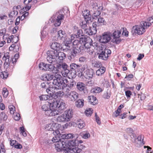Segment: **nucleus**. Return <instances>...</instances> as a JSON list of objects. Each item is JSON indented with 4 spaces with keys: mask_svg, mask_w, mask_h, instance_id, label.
<instances>
[{
    "mask_svg": "<svg viewBox=\"0 0 153 153\" xmlns=\"http://www.w3.org/2000/svg\"><path fill=\"white\" fill-rule=\"evenodd\" d=\"M45 69V71H52L53 73H56V67L52 65L47 64Z\"/></svg>",
    "mask_w": 153,
    "mask_h": 153,
    "instance_id": "obj_27",
    "label": "nucleus"
},
{
    "mask_svg": "<svg viewBox=\"0 0 153 153\" xmlns=\"http://www.w3.org/2000/svg\"><path fill=\"white\" fill-rule=\"evenodd\" d=\"M71 41L67 42L66 43L62 45L61 50L65 52L71 51L73 49V43L71 44Z\"/></svg>",
    "mask_w": 153,
    "mask_h": 153,
    "instance_id": "obj_14",
    "label": "nucleus"
},
{
    "mask_svg": "<svg viewBox=\"0 0 153 153\" xmlns=\"http://www.w3.org/2000/svg\"><path fill=\"white\" fill-rule=\"evenodd\" d=\"M89 102L92 105H95L97 103V101L96 97L93 96H90L88 97Z\"/></svg>",
    "mask_w": 153,
    "mask_h": 153,
    "instance_id": "obj_29",
    "label": "nucleus"
},
{
    "mask_svg": "<svg viewBox=\"0 0 153 153\" xmlns=\"http://www.w3.org/2000/svg\"><path fill=\"white\" fill-rule=\"evenodd\" d=\"M81 136L84 139H86L90 136V134L88 132H84L82 134Z\"/></svg>",
    "mask_w": 153,
    "mask_h": 153,
    "instance_id": "obj_52",
    "label": "nucleus"
},
{
    "mask_svg": "<svg viewBox=\"0 0 153 153\" xmlns=\"http://www.w3.org/2000/svg\"><path fill=\"white\" fill-rule=\"evenodd\" d=\"M65 95L72 101H74L79 97L78 94L75 91H71L69 88H67L65 92Z\"/></svg>",
    "mask_w": 153,
    "mask_h": 153,
    "instance_id": "obj_9",
    "label": "nucleus"
},
{
    "mask_svg": "<svg viewBox=\"0 0 153 153\" xmlns=\"http://www.w3.org/2000/svg\"><path fill=\"white\" fill-rule=\"evenodd\" d=\"M76 84V82L74 80L71 79L70 80L69 82L68 83L67 85V86H68L69 88L71 89Z\"/></svg>",
    "mask_w": 153,
    "mask_h": 153,
    "instance_id": "obj_42",
    "label": "nucleus"
},
{
    "mask_svg": "<svg viewBox=\"0 0 153 153\" xmlns=\"http://www.w3.org/2000/svg\"><path fill=\"white\" fill-rule=\"evenodd\" d=\"M47 64H45L44 63H40L39 65V68L40 70H45V66Z\"/></svg>",
    "mask_w": 153,
    "mask_h": 153,
    "instance_id": "obj_53",
    "label": "nucleus"
},
{
    "mask_svg": "<svg viewBox=\"0 0 153 153\" xmlns=\"http://www.w3.org/2000/svg\"><path fill=\"white\" fill-rule=\"evenodd\" d=\"M19 57V54H16L14 56V58H13L12 60V63L14 64L16 62V59Z\"/></svg>",
    "mask_w": 153,
    "mask_h": 153,
    "instance_id": "obj_63",
    "label": "nucleus"
},
{
    "mask_svg": "<svg viewBox=\"0 0 153 153\" xmlns=\"http://www.w3.org/2000/svg\"><path fill=\"white\" fill-rule=\"evenodd\" d=\"M9 53H6L4 55L2 59L3 61L4 62V65L5 66H7V67L9 66L10 62L12 61L10 60V56L9 55Z\"/></svg>",
    "mask_w": 153,
    "mask_h": 153,
    "instance_id": "obj_23",
    "label": "nucleus"
},
{
    "mask_svg": "<svg viewBox=\"0 0 153 153\" xmlns=\"http://www.w3.org/2000/svg\"><path fill=\"white\" fill-rule=\"evenodd\" d=\"M71 153L80 152L82 150L78 147H71Z\"/></svg>",
    "mask_w": 153,
    "mask_h": 153,
    "instance_id": "obj_45",
    "label": "nucleus"
},
{
    "mask_svg": "<svg viewBox=\"0 0 153 153\" xmlns=\"http://www.w3.org/2000/svg\"><path fill=\"white\" fill-rule=\"evenodd\" d=\"M68 82L67 79H62L60 75H56L52 82L53 88L54 90H63L67 87Z\"/></svg>",
    "mask_w": 153,
    "mask_h": 153,
    "instance_id": "obj_2",
    "label": "nucleus"
},
{
    "mask_svg": "<svg viewBox=\"0 0 153 153\" xmlns=\"http://www.w3.org/2000/svg\"><path fill=\"white\" fill-rule=\"evenodd\" d=\"M97 19L98 23L100 25H105L106 24V22L103 17H99Z\"/></svg>",
    "mask_w": 153,
    "mask_h": 153,
    "instance_id": "obj_41",
    "label": "nucleus"
},
{
    "mask_svg": "<svg viewBox=\"0 0 153 153\" xmlns=\"http://www.w3.org/2000/svg\"><path fill=\"white\" fill-rule=\"evenodd\" d=\"M103 90V88L96 87L91 89V92L92 93L94 94H97L102 91Z\"/></svg>",
    "mask_w": 153,
    "mask_h": 153,
    "instance_id": "obj_31",
    "label": "nucleus"
},
{
    "mask_svg": "<svg viewBox=\"0 0 153 153\" xmlns=\"http://www.w3.org/2000/svg\"><path fill=\"white\" fill-rule=\"evenodd\" d=\"M60 134L59 133V134L58 135H57V136H55L53 137L52 140V142L56 143H57V142H59V140H61L59 138V137H60L59 135ZM55 135L56 136V135Z\"/></svg>",
    "mask_w": 153,
    "mask_h": 153,
    "instance_id": "obj_51",
    "label": "nucleus"
},
{
    "mask_svg": "<svg viewBox=\"0 0 153 153\" xmlns=\"http://www.w3.org/2000/svg\"><path fill=\"white\" fill-rule=\"evenodd\" d=\"M77 125L78 128L80 129L83 128L85 126V123L82 121L80 122Z\"/></svg>",
    "mask_w": 153,
    "mask_h": 153,
    "instance_id": "obj_61",
    "label": "nucleus"
},
{
    "mask_svg": "<svg viewBox=\"0 0 153 153\" xmlns=\"http://www.w3.org/2000/svg\"><path fill=\"white\" fill-rule=\"evenodd\" d=\"M60 136L62 137L63 139H68L74 138L77 139L79 137V135L76 133L73 134H60Z\"/></svg>",
    "mask_w": 153,
    "mask_h": 153,
    "instance_id": "obj_16",
    "label": "nucleus"
},
{
    "mask_svg": "<svg viewBox=\"0 0 153 153\" xmlns=\"http://www.w3.org/2000/svg\"><path fill=\"white\" fill-rule=\"evenodd\" d=\"M92 65L94 67L99 68L102 65L101 63L98 61L95 60L92 61Z\"/></svg>",
    "mask_w": 153,
    "mask_h": 153,
    "instance_id": "obj_43",
    "label": "nucleus"
},
{
    "mask_svg": "<svg viewBox=\"0 0 153 153\" xmlns=\"http://www.w3.org/2000/svg\"><path fill=\"white\" fill-rule=\"evenodd\" d=\"M24 3L25 4V7L23 8L22 10L26 12L30 9L31 7V4H30V3L27 2V0H24Z\"/></svg>",
    "mask_w": 153,
    "mask_h": 153,
    "instance_id": "obj_32",
    "label": "nucleus"
},
{
    "mask_svg": "<svg viewBox=\"0 0 153 153\" xmlns=\"http://www.w3.org/2000/svg\"><path fill=\"white\" fill-rule=\"evenodd\" d=\"M55 76V75L54 76L53 74H47L46 77L47 80L50 81L51 80L53 79L54 80V78Z\"/></svg>",
    "mask_w": 153,
    "mask_h": 153,
    "instance_id": "obj_55",
    "label": "nucleus"
},
{
    "mask_svg": "<svg viewBox=\"0 0 153 153\" xmlns=\"http://www.w3.org/2000/svg\"><path fill=\"white\" fill-rule=\"evenodd\" d=\"M58 121L59 122H65L69 121L68 120L67 118L64 114H62L61 115L58 117L57 118Z\"/></svg>",
    "mask_w": 153,
    "mask_h": 153,
    "instance_id": "obj_38",
    "label": "nucleus"
},
{
    "mask_svg": "<svg viewBox=\"0 0 153 153\" xmlns=\"http://www.w3.org/2000/svg\"><path fill=\"white\" fill-rule=\"evenodd\" d=\"M111 94V93L110 91L108 90H107L105 91L103 94L102 97L105 99H108L110 98Z\"/></svg>",
    "mask_w": 153,
    "mask_h": 153,
    "instance_id": "obj_39",
    "label": "nucleus"
},
{
    "mask_svg": "<svg viewBox=\"0 0 153 153\" xmlns=\"http://www.w3.org/2000/svg\"><path fill=\"white\" fill-rule=\"evenodd\" d=\"M2 94L4 97H7L8 96V92L7 89L5 88H4L2 91Z\"/></svg>",
    "mask_w": 153,
    "mask_h": 153,
    "instance_id": "obj_60",
    "label": "nucleus"
},
{
    "mask_svg": "<svg viewBox=\"0 0 153 153\" xmlns=\"http://www.w3.org/2000/svg\"><path fill=\"white\" fill-rule=\"evenodd\" d=\"M53 104V99H51V102H48L43 105L42 106V110L45 111V114L49 116H53L56 115L57 111L52 105Z\"/></svg>",
    "mask_w": 153,
    "mask_h": 153,
    "instance_id": "obj_5",
    "label": "nucleus"
},
{
    "mask_svg": "<svg viewBox=\"0 0 153 153\" xmlns=\"http://www.w3.org/2000/svg\"><path fill=\"white\" fill-rule=\"evenodd\" d=\"M8 76V73L5 71H4L2 72V74L1 75V77H3V79H6Z\"/></svg>",
    "mask_w": 153,
    "mask_h": 153,
    "instance_id": "obj_64",
    "label": "nucleus"
},
{
    "mask_svg": "<svg viewBox=\"0 0 153 153\" xmlns=\"http://www.w3.org/2000/svg\"><path fill=\"white\" fill-rule=\"evenodd\" d=\"M62 63L57 64L56 65V73L60 71L62 72Z\"/></svg>",
    "mask_w": 153,
    "mask_h": 153,
    "instance_id": "obj_58",
    "label": "nucleus"
},
{
    "mask_svg": "<svg viewBox=\"0 0 153 153\" xmlns=\"http://www.w3.org/2000/svg\"><path fill=\"white\" fill-rule=\"evenodd\" d=\"M18 14V12L17 10H15L13 9V11H11L9 15V17L10 18H12L15 17Z\"/></svg>",
    "mask_w": 153,
    "mask_h": 153,
    "instance_id": "obj_47",
    "label": "nucleus"
},
{
    "mask_svg": "<svg viewBox=\"0 0 153 153\" xmlns=\"http://www.w3.org/2000/svg\"><path fill=\"white\" fill-rule=\"evenodd\" d=\"M62 74L64 76L68 77L69 70L67 69L68 65L65 63H62Z\"/></svg>",
    "mask_w": 153,
    "mask_h": 153,
    "instance_id": "obj_18",
    "label": "nucleus"
},
{
    "mask_svg": "<svg viewBox=\"0 0 153 153\" xmlns=\"http://www.w3.org/2000/svg\"><path fill=\"white\" fill-rule=\"evenodd\" d=\"M57 35L58 39H60L63 41L65 40L66 35L64 31L62 30H59L57 32Z\"/></svg>",
    "mask_w": 153,
    "mask_h": 153,
    "instance_id": "obj_26",
    "label": "nucleus"
},
{
    "mask_svg": "<svg viewBox=\"0 0 153 153\" xmlns=\"http://www.w3.org/2000/svg\"><path fill=\"white\" fill-rule=\"evenodd\" d=\"M83 31L81 29H79L78 30H77V34H72L71 35V40H73L74 38H78L77 39H75V40H79V39L81 38H82V37H85L84 36H83L82 34L83 33Z\"/></svg>",
    "mask_w": 153,
    "mask_h": 153,
    "instance_id": "obj_20",
    "label": "nucleus"
},
{
    "mask_svg": "<svg viewBox=\"0 0 153 153\" xmlns=\"http://www.w3.org/2000/svg\"><path fill=\"white\" fill-rule=\"evenodd\" d=\"M74 140H70L65 141V146L66 147L69 146L70 147H74L77 145V141L76 140V138L74 139Z\"/></svg>",
    "mask_w": 153,
    "mask_h": 153,
    "instance_id": "obj_22",
    "label": "nucleus"
},
{
    "mask_svg": "<svg viewBox=\"0 0 153 153\" xmlns=\"http://www.w3.org/2000/svg\"><path fill=\"white\" fill-rule=\"evenodd\" d=\"M99 24L98 22H95L93 23L92 26L93 27L92 29L94 30H96V33L97 29H99V26L100 25H99Z\"/></svg>",
    "mask_w": 153,
    "mask_h": 153,
    "instance_id": "obj_46",
    "label": "nucleus"
},
{
    "mask_svg": "<svg viewBox=\"0 0 153 153\" xmlns=\"http://www.w3.org/2000/svg\"><path fill=\"white\" fill-rule=\"evenodd\" d=\"M101 14V12L100 10L96 11L94 12H92V17L94 19H97L100 16V15Z\"/></svg>",
    "mask_w": 153,
    "mask_h": 153,
    "instance_id": "obj_36",
    "label": "nucleus"
},
{
    "mask_svg": "<svg viewBox=\"0 0 153 153\" xmlns=\"http://www.w3.org/2000/svg\"><path fill=\"white\" fill-rule=\"evenodd\" d=\"M106 71V68L104 67H102L97 71L96 74L98 76H101Z\"/></svg>",
    "mask_w": 153,
    "mask_h": 153,
    "instance_id": "obj_33",
    "label": "nucleus"
},
{
    "mask_svg": "<svg viewBox=\"0 0 153 153\" xmlns=\"http://www.w3.org/2000/svg\"><path fill=\"white\" fill-rule=\"evenodd\" d=\"M82 13L85 20L91 22V13L90 11L88 10H85L82 11Z\"/></svg>",
    "mask_w": 153,
    "mask_h": 153,
    "instance_id": "obj_19",
    "label": "nucleus"
},
{
    "mask_svg": "<svg viewBox=\"0 0 153 153\" xmlns=\"http://www.w3.org/2000/svg\"><path fill=\"white\" fill-rule=\"evenodd\" d=\"M91 28H86L83 30V31L85 33L89 35H92L93 34H94L96 33V30H93Z\"/></svg>",
    "mask_w": 153,
    "mask_h": 153,
    "instance_id": "obj_30",
    "label": "nucleus"
},
{
    "mask_svg": "<svg viewBox=\"0 0 153 153\" xmlns=\"http://www.w3.org/2000/svg\"><path fill=\"white\" fill-rule=\"evenodd\" d=\"M9 109L10 111V112L11 114H13L15 111V107L13 105L9 106Z\"/></svg>",
    "mask_w": 153,
    "mask_h": 153,
    "instance_id": "obj_59",
    "label": "nucleus"
},
{
    "mask_svg": "<svg viewBox=\"0 0 153 153\" xmlns=\"http://www.w3.org/2000/svg\"><path fill=\"white\" fill-rule=\"evenodd\" d=\"M20 133L21 134H22L24 137H26L27 136V134L25 131L24 127L22 126L20 127Z\"/></svg>",
    "mask_w": 153,
    "mask_h": 153,
    "instance_id": "obj_56",
    "label": "nucleus"
},
{
    "mask_svg": "<svg viewBox=\"0 0 153 153\" xmlns=\"http://www.w3.org/2000/svg\"><path fill=\"white\" fill-rule=\"evenodd\" d=\"M87 69V65H84L82 66L80 65V66H79V74H81L80 77H82V78L83 71L86 70Z\"/></svg>",
    "mask_w": 153,
    "mask_h": 153,
    "instance_id": "obj_35",
    "label": "nucleus"
},
{
    "mask_svg": "<svg viewBox=\"0 0 153 153\" xmlns=\"http://www.w3.org/2000/svg\"><path fill=\"white\" fill-rule=\"evenodd\" d=\"M94 73V72L93 69H87L83 72L82 77L84 76L85 78L89 79L92 78Z\"/></svg>",
    "mask_w": 153,
    "mask_h": 153,
    "instance_id": "obj_17",
    "label": "nucleus"
},
{
    "mask_svg": "<svg viewBox=\"0 0 153 153\" xmlns=\"http://www.w3.org/2000/svg\"><path fill=\"white\" fill-rule=\"evenodd\" d=\"M100 7H98L97 4L96 2L94 3L91 7V13L92 12H94L96 11H99L98 9H100Z\"/></svg>",
    "mask_w": 153,
    "mask_h": 153,
    "instance_id": "obj_37",
    "label": "nucleus"
},
{
    "mask_svg": "<svg viewBox=\"0 0 153 153\" xmlns=\"http://www.w3.org/2000/svg\"><path fill=\"white\" fill-rule=\"evenodd\" d=\"M89 22H90V21H87L85 20L84 21H82L80 23V25L83 30L86 28L87 26L88 23H89Z\"/></svg>",
    "mask_w": 153,
    "mask_h": 153,
    "instance_id": "obj_40",
    "label": "nucleus"
},
{
    "mask_svg": "<svg viewBox=\"0 0 153 153\" xmlns=\"http://www.w3.org/2000/svg\"><path fill=\"white\" fill-rule=\"evenodd\" d=\"M92 111H93V110L91 108H87L85 112L86 115L88 116H91L92 113Z\"/></svg>",
    "mask_w": 153,
    "mask_h": 153,
    "instance_id": "obj_54",
    "label": "nucleus"
},
{
    "mask_svg": "<svg viewBox=\"0 0 153 153\" xmlns=\"http://www.w3.org/2000/svg\"><path fill=\"white\" fill-rule=\"evenodd\" d=\"M84 102L83 99H79L75 102L76 106L78 108H82L84 105Z\"/></svg>",
    "mask_w": 153,
    "mask_h": 153,
    "instance_id": "obj_34",
    "label": "nucleus"
},
{
    "mask_svg": "<svg viewBox=\"0 0 153 153\" xmlns=\"http://www.w3.org/2000/svg\"><path fill=\"white\" fill-rule=\"evenodd\" d=\"M80 66V65H78L74 63L70 65V70H69L70 72L68 76V78L69 79H72L75 77L77 73L79 74Z\"/></svg>",
    "mask_w": 153,
    "mask_h": 153,
    "instance_id": "obj_7",
    "label": "nucleus"
},
{
    "mask_svg": "<svg viewBox=\"0 0 153 153\" xmlns=\"http://www.w3.org/2000/svg\"><path fill=\"white\" fill-rule=\"evenodd\" d=\"M65 144V142L59 140V142L55 143L54 145L56 150L59 152L62 151V150L66 147Z\"/></svg>",
    "mask_w": 153,
    "mask_h": 153,
    "instance_id": "obj_15",
    "label": "nucleus"
},
{
    "mask_svg": "<svg viewBox=\"0 0 153 153\" xmlns=\"http://www.w3.org/2000/svg\"><path fill=\"white\" fill-rule=\"evenodd\" d=\"M57 124L54 123L49 124L46 125L45 129L47 130L53 131L52 133L54 135H58L59 134V131L55 126H57Z\"/></svg>",
    "mask_w": 153,
    "mask_h": 153,
    "instance_id": "obj_12",
    "label": "nucleus"
},
{
    "mask_svg": "<svg viewBox=\"0 0 153 153\" xmlns=\"http://www.w3.org/2000/svg\"><path fill=\"white\" fill-rule=\"evenodd\" d=\"M41 37L42 40V39L44 38L46 36V35L47 34V33L46 31H45L44 30H42V31H41Z\"/></svg>",
    "mask_w": 153,
    "mask_h": 153,
    "instance_id": "obj_62",
    "label": "nucleus"
},
{
    "mask_svg": "<svg viewBox=\"0 0 153 153\" xmlns=\"http://www.w3.org/2000/svg\"><path fill=\"white\" fill-rule=\"evenodd\" d=\"M54 89V88L52 87H50L49 88L46 89V91L47 93L49 94L50 95V97H52L53 94V89Z\"/></svg>",
    "mask_w": 153,
    "mask_h": 153,
    "instance_id": "obj_48",
    "label": "nucleus"
},
{
    "mask_svg": "<svg viewBox=\"0 0 153 153\" xmlns=\"http://www.w3.org/2000/svg\"><path fill=\"white\" fill-rule=\"evenodd\" d=\"M6 32V30L5 28L0 30V36L3 35V40H5V38L7 36L6 35H5Z\"/></svg>",
    "mask_w": 153,
    "mask_h": 153,
    "instance_id": "obj_50",
    "label": "nucleus"
},
{
    "mask_svg": "<svg viewBox=\"0 0 153 153\" xmlns=\"http://www.w3.org/2000/svg\"><path fill=\"white\" fill-rule=\"evenodd\" d=\"M142 22H141L140 25H136L134 26L132 30H134L135 33L138 35L142 34L145 32V29H147L148 28H145L146 27L142 24Z\"/></svg>",
    "mask_w": 153,
    "mask_h": 153,
    "instance_id": "obj_11",
    "label": "nucleus"
},
{
    "mask_svg": "<svg viewBox=\"0 0 153 153\" xmlns=\"http://www.w3.org/2000/svg\"><path fill=\"white\" fill-rule=\"evenodd\" d=\"M111 36L112 35L110 33L104 32L100 36L99 41L102 43H107L111 40Z\"/></svg>",
    "mask_w": 153,
    "mask_h": 153,
    "instance_id": "obj_10",
    "label": "nucleus"
},
{
    "mask_svg": "<svg viewBox=\"0 0 153 153\" xmlns=\"http://www.w3.org/2000/svg\"><path fill=\"white\" fill-rule=\"evenodd\" d=\"M50 97L48 95H42L39 96V98L41 101H44L47 100Z\"/></svg>",
    "mask_w": 153,
    "mask_h": 153,
    "instance_id": "obj_49",
    "label": "nucleus"
},
{
    "mask_svg": "<svg viewBox=\"0 0 153 153\" xmlns=\"http://www.w3.org/2000/svg\"><path fill=\"white\" fill-rule=\"evenodd\" d=\"M121 41V39L119 38L116 37L115 38H113L112 42L117 44H119Z\"/></svg>",
    "mask_w": 153,
    "mask_h": 153,
    "instance_id": "obj_57",
    "label": "nucleus"
},
{
    "mask_svg": "<svg viewBox=\"0 0 153 153\" xmlns=\"http://www.w3.org/2000/svg\"><path fill=\"white\" fill-rule=\"evenodd\" d=\"M47 53V61L53 64L58 62V59L62 61L65 59L66 57L65 53L62 52H58L57 50H49Z\"/></svg>",
    "mask_w": 153,
    "mask_h": 153,
    "instance_id": "obj_1",
    "label": "nucleus"
},
{
    "mask_svg": "<svg viewBox=\"0 0 153 153\" xmlns=\"http://www.w3.org/2000/svg\"><path fill=\"white\" fill-rule=\"evenodd\" d=\"M81 44L83 45V50H85V52L89 54L92 55L94 52L93 46H92L91 39L89 37H82L79 40Z\"/></svg>",
    "mask_w": 153,
    "mask_h": 153,
    "instance_id": "obj_3",
    "label": "nucleus"
},
{
    "mask_svg": "<svg viewBox=\"0 0 153 153\" xmlns=\"http://www.w3.org/2000/svg\"><path fill=\"white\" fill-rule=\"evenodd\" d=\"M64 114L65 115L66 118H67L68 120L69 121L70 119L72 117L73 112L72 109H70L65 111Z\"/></svg>",
    "mask_w": 153,
    "mask_h": 153,
    "instance_id": "obj_25",
    "label": "nucleus"
},
{
    "mask_svg": "<svg viewBox=\"0 0 153 153\" xmlns=\"http://www.w3.org/2000/svg\"><path fill=\"white\" fill-rule=\"evenodd\" d=\"M55 19L52 20V22L54 23L55 27L60 25L61 21L63 19V15L61 13V11H59L56 13L54 17Z\"/></svg>",
    "mask_w": 153,
    "mask_h": 153,
    "instance_id": "obj_8",
    "label": "nucleus"
},
{
    "mask_svg": "<svg viewBox=\"0 0 153 153\" xmlns=\"http://www.w3.org/2000/svg\"><path fill=\"white\" fill-rule=\"evenodd\" d=\"M152 23H153V16L148 18L146 21H142V24L146 27L145 28H148L152 25Z\"/></svg>",
    "mask_w": 153,
    "mask_h": 153,
    "instance_id": "obj_24",
    "label": "nucleus"
},
{
    "mask_svg": "<svg viewBox=\"0 0 153 153\" xmlns=\"http://www.w3.org/2000/svg\"><path fill=\"white\" fill-rule=\"evenodd\" d=\"M111 53V51L110 49L105 48L104 50H103L99 54L98 58L100 59L103 60H106L107 59L109 55H110Z\"/></svg>",
    "mask_w": 153,
    "mask_h": 153,
    "instance_id": "obj_13",
    "label": "nucleus"
},
{
    "mask_svg": "<svg viewBox=\"0 0 153 153\" xmlns=\"http://www.w3.org/2000/svg\"><path fill=\"white\" fill-rule=\"evenodd\" d=\"M83 47L80 41L74 40L73 42V49L71 51L68 59L70 60H74L76 55L83 50Z\"/></svg>",
    "mask_w": 153,
    "mask_h": 153,
    "instance_id": "obj_4",
    "label": "nucleus"
},
{
    "mask_svg": "<svg viewBox=\"0 0 153 153\" xmlns=\"http://www.w3.org/2000/svg\"><path fill=\"white\" fill-rule=\"evenodd\" d=\"M121 32L120 30H115L112 34V36L113 38H115L116 37L119 38L120 36Z\"/></svg>",
    "mask_w": 153,
    "mask_h": 153,
    "instance_id": "obj_44",
    "label": "nucleus"
},
{
    "mask_svg": "<svg viewBox=\"0 0 153 153\" xmlns=\"http://www.w3.org/2000/svg\"><path fill=\"white\" fill-rule=\"evenodd\" d=\"M76 88L80 91H83L85 93L84 91L85 88V84L81 82H77Z\"/></svg>",
    "mask_w": 153,
    "mask_h": 153,
    "instance_id": "obj_28",
    "label": "nucleus"
},
{
    "mask_svg": "<svg viewBox=\"0 0 153 153\" xmlns=\"http://www.w3.org/2000/svg\"><path fill=\"white\" fill-rule=\"evenodd\" d=\"M51 47V48L53 49V50H57L58 51L60 49L61 50L62 45L61 44L54 42L52 43Z\"/></svg>",
    "mask_w": 153,
    "mask_h": 153,
    "instance_id": "obj_21",
    "label": "nucleus"
},
{
    "mask_svg": "<svg viewBox=\"0 0 153 153\" xmlns=\"http://www.w3.org/2000/svg\"><path fill=\"white\" fill-rule=\"evenodd\" d=\"M53 104L52 105L55 109V111H57L56 115L59 114V113L62 111L63 110L66 108V105L62 100L57 101L55 99H53Z\"/></svg>",
    "mask_w": 153,
    "mask_h": 153,
    "instance_id": "obj_6",
    "label": "nucleus"
}]
</instances>
